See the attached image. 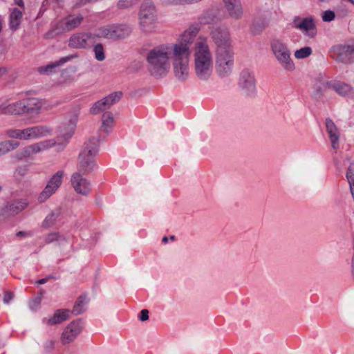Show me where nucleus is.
Listing matches in <instances>:
<instances>
[{
	"label": "nucleus",
	"mask_w": 354,
	"mask_h": 354,
	"mask_svg": "<svg viewBox=\"0 0 354 354\" xmlns=\"http://www.w3.org/2000/svg\"><path fill=\"white\" fill-rule=\"evenodd\" d=\"M162 243H167L168 241V238L167 236H164L162 239Z\"/></svg>",
	"instance_id": "obj_56"
},
{
	"label": "nucleus",
	"mask_w": 354,
	"mask_h": 354,
	"mask_svg": "<svg viewBox=\"0 0 354 354\" xmlns=\"http://www.w3.org/2000/svg\"><path fill=\"white\" fill-rule=\"evenodd\" d=\"M70 313L71 311L68 309H58L51 317L44 318L42 322L48 326L59 324L70 318Z\"/></svg>",
	"instance_id": "obj_22"
},
{
	"label": "nucleus",
	"mask_w": 354,
	"mask_h": 354,
	"mask_svg": "<svg viewBox=\"0 0 354 354\" xmlns=\"http://www.w3.org/2000/svg\"><path fill=\"white\" fill-rule=\"evenodd\" d=\"M271 51L281 67L286 72H293L295 64L291 57V51L288 44L280 39L270 41Z\"/></svg>",
	"instance_id": "obj_5"
},
{
	"label": "nucleus",
	"mask_w": 354,
	"mask_h": 354,
	"mask_svg": "<svg viewBox=\"0 0 354 354\" xmlns=\"http://www.w3.org/2000/svg\"><path fill=\"white\" fill-rule=\"evenodd\" d=\"M28 129H9L6 132V135L11 138L19 140H28Z\"/></svg>",
	"instance_id": "obj_36"
},
{
	"label": "nucleus",
	"mask_w": 354,
	"mask_h": 354,
	"mask_svg": "<svg viewBox=\"0 0 354 354\" xmlns=\"http://www.w3.org/2000/svg\"><path fill=\"white\" fill-rule=\"evenodd\" d=\"M333 52L337 55V59L344 64L354 62V40H350L344 44L333 46Z\"/></svg>",
	"instance_id": "obj_12"
},
{
	"label": "nucleus",
	"mask_w": 354,
	"mask_h": 354,
	"mask_svg": "<svg viewBox=\"0 0 354 354\" xmlns=\"http://www.w3.org/2000/svg\"><path fill=\"white\" fill-rule=\"evenodd\" d=\"M88 301L89 299L86 295H81L75 301L71 313L74 315H79L83 313L86 310V306Z\"/></svg>",
	"instance_id": "obj_30"
},
{
	"label": "nucleus",
	"mask_w": 354,
	"mask_h": 354,
	"mask_svg": "<svg viewBox=\"0 0 354 354\" xmlns=\"http://www.w3.org/2000/svg\"><path fill=\"white\" fill-rule=\"evenodd\" d=\"M133 4V3L131 0H120L118 2L117 6L120 9H124L131 7Z\"/></svg>",
	"instance_id": "obj_47"
},
{
	"label": "nucleus",
	"mask_w": 354,
	"mask_h": 354,
	"mask_svg": "<svg viewBox=\"0 0 354 354\" xmlns=\"http://www.w3.org/2000/svg\"><path fill=\"white\" fill-rule=\"evenodd\" d=\"M70 59L69 57H62L59 60L56 61L53 63L49 64L45 66H41L38 68V71L40 73H52L55 71V68L63 65L64 63Z\"/></svg>",
	"instance_id": "obj_32"
},
{
	"label": "nucleus",
	"mask_w": 354,
	"mask_h": 354,
	"mask_svg": "<svg viewBox=\"0 0 354 354\" xmlns=\"http://www.w3.org/2000/svg\"><path fill=\"white\" fill-rule=\"evenodd\" d=\"M229 15L236 19H240L243 15V8L240 0H223Z\"/></svg>",
	"instance_id": "obj_23"
},
{
	"label": "nucleus",
	"mask_w": 354,
	"mask_h": 354,
	"mask_svg": "<svg viewBox=\"0 0 354 354\" xmlns=\"http://www.w3.org/2000/svg\"><path fill=\"white\" fill-rule=\"evenodd\" d=\"M23 232H19L17 235H22Z\"/></svg>",
	"instance_id": "obj_59"
},
{
	"label": "nucleus",
	"mask_w": 354,
	"mask_h": 354,
	"mask_svg": "<svg viewBox=\"0 0 354 354\" xmlns=\"http://www.w3.org/2000/svg\"><path fill=\"white\" fill-rule=\"evenodd\" d=\"M26 105L24 100H19L12 104L3 103L0 105V114L23 115L26 114Z\"/></svg>",
	"instance_id": "obj_21"
},
{
	"label": "nucleus",
	"mask_w": 354,
	"mask_h": 354,
	"mask_svg": "<svg viewBox=\"0 0 354 354\" xmlns=\"http://www.w3.org/2000/svg\"><path fill=\"white\" fill-rule=\"evenodd\" d=\"M12 216H13V215L11 214L7 204L0 207V221H3Z\"/></svg>",
	"instance_id": "obj_42"
},
{
	"label": "nucleus",
	"mask_w": 354,
	"mask_h": 354,
	"mask_svg": "<svg viewBox=\"0 0 354 354\" xmlns=\"http://www.w3.org/2000/svg\"><path fill=\"white\" fill-rule=\"evenodd\" d=\"M28 168L27 166H21V167H19L16 169L15 172L17 174H18L21 176H24L28 173Z\"/></svg>",
	"instance_id": "obj_50"
},
{
	"label": "nucleus",
	"mask_w": 354,
	"mask_h": 354,
	"mask_svg": "<svg viewBox=\"0 0 354 354\" xmlns=\"http://www.w3.org/2000/svg\"><path fill=\"white\" fill-rule=\"evenodd\" d=\"M195 72L200 80H207L212 73V55L207 39L198 37L194 46Z\"/></svg>",
	"instance_id": "obj_2"
},
{
	"label": "nucleus",
	"mask_w": 354,
	"mask_h": 354,
	"mask_svg": "<svg viewBox=\"0 0 354 354\" xmlns=\"http://www.w3.org/2000/svg\"><path fill=\"white\" fill-rule=\"evenodd\" d=\"M200 24H208L213 22L214 19L209 17V13H205L200 17Z\"/></svg>",
	"instance_id": "obj_48"
},
{
	"label": "nucleus",
	"mask_w": 354,
	"mask_h": 354,
	"mask_svg": "<svg viewBox=\"0 0 354 354\" xmlns=\"http://www.w3.org/2000/svg\"><path fill=\"white\" fill-rule=\"evenodd\" d=\"M80 109L75 108L69 113L68 117L59 125L57 130V140L61 143L67 142L73 135L78 118Z\"/></svg>",
	"instance_id": "obj_8"
},
{
	"label": "nucleus",
	"mask_w": 354,
	"mask_h": 354,
	"mask_svg": "<svg viewBox=\"0 0 354 354\" xmlns=\"http://www.w3.org/2000/svg\"><path fill=\"white\" fill-rule=\"evenodd\" d=\"M82 324L80 319L71 322L63 330L60 340L63 344L73 342L80 334L82 330Z\"/></svg>",
	"instance_id": "obj_17"
},
{
	"label": "nucleus",
	"mask_w": 354,
	"mask_h": 354,
	"mask_svg": "<svg viewBox=\"0 0 354 354\" xmlns=\"http://www.w3.org/2000/svg\"><path fill=\"white\" fill-rule=\"evenodd\" d=\"M312 48L309 46L303 47L297 50L294 55L297 59H304L309 57L312 54Z\"/></svg>",
	"instance_id": "obj_40"
},
{
	"label": "nucleus",
	"mask_w": 354,
	"mask_h": 354,
	"mask_svg": "<svg viewBox=\"0 0 354 354\" xmlns=\"http://www.w3.org/2000/svg\"><path fill=\"white\" fill-rule=\"evenodd\" d=\"M64 176V171L59 170L50 178L46 187L38 196V201L40 203L46 201L53 194L56 192L62 183Z\"/></svg>",
	"instance_id": "obj_11"
},
{
	"label": "nucleus",
	"mask_w": 354,
	"mask_h": 354,
	"mask_svg": "<svg viewBox=\"0 0 354 354\" xmlns=\"http://www.w3.org/2000/svg\"><path fill=\"white\" fill-rule=\"evenodd\" d=\"M139 26L145 33H151L157 28L158 15L154 4L151 1L143 2L138 13Z\"/></svg>",
	"instance_id": "obj_6"
},
{
	"label": "nucleus",
	"mask_w": 354,
	"mask_h": 354,
	"mask_svg": "<svg viewBox=\"0 0 354 354\" xmlns=\"http://www.w3.org/2000/svg\"><path fill=\"white\" fill-rule=\"evenodd\" d=\"M28 129V140L38 139L50 135L52 129L48 126H35Z\"/></svg>",
	"instance_id": "obj_26"
},
{
	"label": "nucleus",
	"mask_w": 354,
	"mask_h": 354,
	"mask_svg": "<svg viewBox=\"0 0 354 354\" xmlns=\"http://www.w3.org/2000/svg\"><path fill=\"white\" fill-rule=\"evenodd\" d=\"M50 146V141L48 140L35 143L17 151L15 157L19 160L28 158L32 155L48 149Z\"/></svg>",
	"instance_id": "obj_18"
},
{
	"label": "nucleus",
	"mask_w": 354,
	"mask_h": 354,
	"mask_svg": "<svg viewBox=\"0 0 354 354\" xmlns=\"http://www.w3.org/2000/svg\"><path fill=\"white\" fill-rule=\"evenodd\" d=\"M60 215V208H56L52 210L51 212L48 214L44 220L41 227L45 229H48L55 226Z\"/></svg>",
	"instance_id": "obj_28"
},
{
	"label": "nucleus",
	"mask_w": 354,
	"mask_h": 354,
	"mask_svg": "<svg viewBox=\"0 0 354 354\" xmlns=\"http://www.w3.org/2000/svg\"><path fill=\"white\" fill-rule=\"evenodd\" d=\"M335 12L328 10L323 12L322 15V20L325 22H330L335 19Z\"/></svg>",
	"instance_id": "obj_44"
},
{
	"label": "nucleus",
	"mask_w": 354,
	"mask_h": 354,
	"mask_svg": "<svg viewBox=\"0 0 354 354\" xmlns=\"http://www.w3.org/2000/svg\"><path fill=\"white\" fill-rule=\"evenodd\" d=\"M168 5L189 4L188 0H165Z\"/></svg>",
	"instance_id": "obj_49"
},
{
	"label": "nucleus",
	"mask_w": 354,
	"mask_h": 354,
	"mask_svg": "<svg viewBox=\"0 0 354 354\" xmlns=\"http://www.w3.org/2000/svg\"><path fill=\"white\" fill-rule=\"evenodd\" d=\"M13 298V294L10 292H6L3 297V302L8 304Z\"/></svg>",
	"instance_id": "obj_52"
},
{
	"label": "nucleus",
	"mask_w": 354,
	"mask_h": 354,
	"mask_svg": "<svg viewBox=\"0 0 354 354\" xmlns=\"http://www.w3.org/2000/svg\"><path fill=\"white\" fill-rule=\"evenodd\" d=\"M295 26L310 38H314L317 35L315 23L312 17L302 19L301 21L295 23Z\"/></svg>",
	"instance_id": "obj_20"
},
{
	"label": "nucleus",
	"mask_w": 354,
	"mask_h": 354,
	"mask_svg": "<svg viewBox=\"0 0 354 354\" xmlns=\"http://www.w3.org/2000/svg\"><path fill=\"white\" fill-rule=\"evenodd\" d=\"M326 129L331 142V147L337 149L339 147V131L330 118L326 119Z\"/></svg>",
	"instance_id": "obj_19"
},
{
	"label": "nucleus",
	"mask_w": 354,
	"mask_h": 354,
	"mask_svg": "<svg viewBox=\"0 0 354 354\" xmlns=\"http://www.w3.org/2000/svg\"><path fill=\"white\" fill-rule=\"evenodd\" d=\"M169 239H170L171 240H174V239H175V236H174V235L170 236Z\"/></svg>",
	"instance_id": "obj_58"
},
{
	"label": "nucleus",
	"mask_w": 354,
	"mask_h": 354,
	"mask_svg": "<svg viewBox=\"0 0 354 354\" xmlns=\"http://www.w3.org/2000/svg\"><path fill=\"white\" fill-rule=\"evenodd\" d=\"M333 85V80L325 81L323 79L318 80L314 86V96L316 98L322 97L324 93L329 90H332Z\"/></svg>",
	"instance_id": "obj_27"
},
{
	"label": "nucleus",
	"mask_w": 354,
	"mask_h": 354,
	"mask_svg": "<svg viewBox=\"0 0 354 354\" xmlns=\"http://www.w3.org/2000/svg\"><path fill=\"white\" fill-rule=\"evenodd\" d=\"M41 301V297H36V298L32 299L29 301V308H30V310H33V311L37 310L40 306Z\"/></svg>",
	"instance_id": "obj_46"
},
{
	"label": "nucleus",
	"mask_w": 354,
	"mask_h": 354,
	"mask_svg": "<svg viewBox=\"0 0 354 354\" xmlns=\"http://www.w3.org/2000/svg\"><path fill=\"white\" fill-rule=\"evenodd\" d=\"M98 138H92L84 144V149L79 155L77 171L75 173L88 175L94 169L95 156L98 151Z\"/></svg>",
	"instance_id": "obj_4"
},
{
	"label": "nucleus",
	"mask_w": 354,
	"mask_h": 354,
	"mask_svg": "<svg viewBox=\"0 0 354 354\" xmlns=\"http://www.w3.org/2000/svg\"><path fill=\"white\" fill-rule=\"evenodd\" d=\"M211 36L216 46L215 52L233 50L230 34L227 29L215 28L211 32Z\"/></svg>",
	"instance_id": "obj_10"
},
{
	"label": "nucleus",
	"mask_w": 354,
	"mask_h": 354,
	"mask_svg": "<svg viewBox=\"0 0 354 354\" xmlns=\"http://www.w3.org/2000/svg\"><path fill=\"white\" fill-rule=\"evenodd\" d=\"M234 64V50L215 52V68L219 77L229 76Z\"/></svg>",
	"instance_id": "obj_7"
},
{
	"label": "nucleus",
	"mask_w": 354,
	"mask_h": 354,
	"mask_svg": "<svg viewBox=\"0 0 354 354\" xmlns=\"http://www.w3.org/2000/svg\"><path fill=\"white\" fill-rule=\"evenodd\" d=\"M60 237V234L57 232H51L46 234L44 237V242L47 244L51 243L53 241H57Z\"/></svg>",
	"instance_id": "obj_43"
},
{
	"label": "nucleus",
	"mask_w": 354,
	"mask_h": 354,
	"mask_svg": "<svg viewBox=\"0 0 354 354\" xmlns=\"http://www.w3.org/2000/svg\"><path fill=\"white\" fill-rule=\"evenodd\" d=\"M19 145V143L14 140H6L0 142V156L11 151Z\"/></svg>",
	"instance_id": "obj_34"
},
{
	"label": "nucleus",
	"mask_w": 354,
	"mask_h": 354,
	"mask_svg": "<svg viewBox=\"0 0 354 354\" xmlns=\"http://www.w3.org/2000/svg\"><path fill=\"white\" fill-rule=\"evenodd\" d=\"M114 122L112 113L106 112L102 115V129L104 131L109 133L111 129Z\"/></svg>",
	"instance_id": "obj_35"
},
{
	"label": "nucleus",
	"mask_w": 354,
	"mask_h": 354,
	"mask_svg": "<svg viewBox=\"0 0 354 354\" xmlns=\"http://www.w3.org/2000/svg\"><path fill=\"white\" fill-rule=\"evenodd\" d=\"M50 278H51V277H50V276H48V277H46V278L41 279H39V280L37 281V282H36V283H37V284H44V283H46V282L49 279H50Z\"/></svg>",
	"instance_id": "obj_53"
},
{
	"label": "nucleus",
	"mask_w": 354,
	"mask_h": 354,
	"mask_svg": "<svg viewBox=\"0 0 354 354\" xmlns=\"http://www.w3.org/2000/svg\"><path fill=\"white\" fill-rule=\"evenodd\" d=\"M80 173H73L71 177V184L75 192L82 196H88L92 189L89 180Z\"/></svg>",
	"instance_id": "obj_16"
},
{
	"label": "nucleus",
	"mask_w": 354,
	"mask_h": 354,
	"mask_svg": "<svg viewBox=\"0 0 354 354\" xmlns=\"http://www.w3.org/2000/svg\"><path fill=\"white\" fill-rule=\"evenodd\" d=\"M238 84L245 95L252 96L255 94L256 81L254 75L248 69H244L241 72Z\"/></svg>",
	"instance_id": "obj_14"
},
{
	"label": "nucleus",
	"mask_w": 354,
	"mask_h": 354,
	"mask_svg": "<svg viewBox=\"0 0 354 354\" xmlns=\"http://www.w3.org/2000/svg\"><path fill=\"white\" fill-rule=\"evenodd\" d=\"M95 35L89 32H77L73 34L69 39L68 46L75 49H86L95 43Z\"/></svg>",
	"instance_id": "obj_13"
},
{
	"label": "nucleus",
	"mask_w": 354,
	"mask_h": 354,
	"mask_svg": "<svg viewBox=\"0 0 354 354\" xmlns=\"http://www.w3.org/2000/svg\"><path fill=\"white\" fill-rule=\"evenodd\" d=\"M113 39H123L129 35L131 29L126 25H113Z\"/></svg>",
	"instance_id": "obj_31"
},
{
	"label": "nucleus",
	"mask_w": 354,
	"mask_h": 354,
	"mask_svg": "<svg viewBox=\"0 0 354 354\" xmlns=\"http://www.w3.org/2000/svg\"><path fill=\"white\" fill-rule=\"evenodd\" d=\"M268 26V22L265 19L256 20L252 25V32L254 34H259Z\"/></svg>",
	"instance_id": "obj_41"
},
{
	"label": "nucleus",
	"mask_w": 354,
	"mask_h": 354,
	"mask_svg": "<svg viewBox=\"0 0 354 354\" xmlns=\"http://www.w3.org/2000/svg\"><path fill=\"white\" fill-rule=\"evenodd\" d=\"M332 90L343 97H354V88L351 85L343 82L333 80Z\"/></svg>",
	"instance_id": "obj_24"
},
{
	"label": "nucleus",
	"mask_w": 354,
	"mask_h": 354,
	"mask_svg": "<svg viewBox=\"0 0 354 354\" xmlns=\"http://www.w3.org/2000/svg\"><path fill=\"white\" fill-rule=\"evenodd\" d=\"M351 267H352V274H353V277H354V257H352Z\"/></svg>",
	"instance_id": "obj_55"
},
{
	"label": "nucleus",
	"mask_w": 354,
	"mask_h": 354,
	"mask_svg": "<svg viewBox=\"0 0 354 354\" xmlns=\"http://www.w3.org/2000/svg\"><path fill=\"white\" fill-rule=\"evenodd\" d=\"M17 4H18L19 6H24V3H23V2H22V1H21V0H20V1L17 3Z\"/></svg>",
	"instance_id": "obj_57"
},
{
	"label": "nucleus",
	"mask_w": 354,
	"mask_h": 354,
	"mask_svg": "<svg viewBox=\"0 0 354 354\" xmlns=\"http://www.w3.org/2000/svg\"><path fill=\"white\" fill-rule=\"evenodd\" d=\"M113 25L101 27L98 29V33L95 37H102L106 39H113Z\"/></svg>",
	"instance_id": "obj_37"
},
{
	"label": "nucleus",
	"mask_w": 354,
	"mask_h": 354,
	"mask_svg": "<svg viewBox=\"0 0 354 354\" xmlns=\"http://www.w3.org/2000/svg\"><path fill=\"white\" fill-rule=\"evenodd\" d=\"M23 100L26 105V114H38L44 105L43 101L39 98L30 97Z\"/></svg>",
	"instance_id": "obj_25"
},
{
	"label": "nucleus",
	"mask_w": 354,
	"mask_h": 354,
	"mask_svg": "<svg viewBox=\"0 0 354 354\" xmlns=\"http://www.w3.org/2000/svg\"><path fill=\"white\" fill-rule=\"evenodd\" d=\"M22 12L18 8H13L9 17V26L10 29L15 31L19 27L22 19Z\"/></svg>",
	"instance_id": "obj_29"
},
{
	"label": "nucleus",
	"mask_w": 354,
	"mask_h": 354,
	"mask_svg": "<svg viewBox=\"0 0 354 354\" xmlns=\"http://www.w3.org/2000/svg\"><path fill=\"white\" fill-rule=\"evenodd\" d=\"M122 95V92H114L97 101L91 108L90 113L93 115H97L100 112L109 109L111 106L117 103L121 99Z\"/></svg>",
	"instance_id": "obj_15"
},
{
	"label": "nucleus",
	"mask_w": 354,
	"mask_h": 354,
	"mask_svg": "<svg viewBox=\"0 0 354 354\" xmlns=\"http://www.w3.org/2000/svg\"><path fill=\"white\" fill-rule=\"evenodd\" d=\"M139 319L142 322H145L149 319V311L147 309H143L140 311Z\"/></svg>",
	"instance_id": "obj_51"
},
{
	"label": "nucleus",
	"mask_w": 354,
	"mask_h": 354,
	"mask_svg": "<svg viewBox=\"0 0 354 354\" xmlns=\"http://www.w3.org/2000/svg\"><path fill=\"white\" fill-rule=\"evenodd\" d=\"M200 29L199 24H192L182 32L176 43L169 44L174 50L176 55H178L177 57H180L189 71L192 53L191 46L195 41Z\"/></svg>",
	"instance_id": "obj_3"
},
{
	"label": "nucleus",
	"mask_w": 354,
	"mask_h": 354,
	"mask_svg": "<svg viewBox=\"0 0 354 354\" xmlns=\"http://www.w3.org/2000/svg\"><path fill=\"white\" fill-rule=\"evenodd\" d=\"M8 70L5 67H0V77L7 74Z\"/></svg>",
	"instance_id": "obj_54"
},
{
	"label": "nucleus",
	"mask_w": 354,
	"mask_h": 354,
	"mask_svg": "<svg viewBox=\"0 0 354 354\" xmlns=\"http://www.w3.org/2000/svg\"><path fill=\"white\" fill-rule=\"evenodd\" d=\"M84 20L82 15L71 14L62 19L50 30L48 34L60 35L66 32H71L77 28Z\"/></svg>",
	"instance_id": "obj_9"
},
{
	"label": "nucleus",
	"mask_w": 354,
	"mask_h": 354,
	"mask_svg": "<svg viewBox=\"0 0 354 354\" xmlns=\"http://www.w3.org/2000/svg\"><path fill=\"white\" fill-rule=\"evenodd\" d=\"M95 58L100 62L105 59V53L104 46L101 44H97L93 46Z\"/></svg>",
	"instance_id": "obj_39"
},
{
	"label": "nucleus",
	"mask_w": 354,
	"mask_h": 354,
	"mask_svg": "<svg viewBox=\"0 0 354 354\" xmlns=\"http://www.w3.org/2000/svg\"><path fill=\"white\" fill-rule=\"evenodd\" d=\"M177 56L169 44L151 49L146 57L149 73L156 77L165 75L169 71L171 61L175 77L180 81L186 80L189 71Z\"/></svg>",
	"instance_id": "obj_1"
},
{
	"label": "nucleus",
	"mask_w": 354,
	"mask_h": 354,
	"mask_svg": "<svg viewBox=\"0 0 354 354\" xmlns=\"http://www.w3.org/2000/svg\"><path fill=\"white\" fill-rule=\"evenodd\" d=\"M346 178L350 185L351 192L354 199V162L350 164L346 173Z\"/></svg>",
	"instance_id": "obj_38"
},
{
	"label": "nucleus",
	"mask_w": 354,
	"mask_h": 354,
	"mask_svg": "<svg viewBox=\"0 0 354 354\" xmlns=\"http://www.w3.org/2000/svg\"><path fill=\"white\" fill-rule=\"evenodd\" d=\"M6 204L8 206L9 210L13 216L20 213L28 205V203L26 201V200L14 201Z\"/></svg>",
	"instance_id": "obj_33"
},
{
	"label": "nucleus",
	"mask_w": 354,
	"mask_h": 354,
	"mask_svg": "<svg viewBox=\"0 0 354 354\" xmlns=\"http://www.w3.org/2000/svg\"><path fill=\"white\" fill-rule=\"evenodd\" d=\"M44 351L45 353H50L55 348V341L52 339L46 340L43 345Z\"/></svg>",
	"instance_id": "obj_45"
}]
</instances>
